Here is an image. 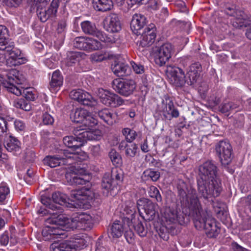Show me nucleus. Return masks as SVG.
I'll return each instance as SVG.
<instances>
[{
	"label": "nucleus",
	"mask_w": 251,
	"mask_h": 251,
	"mask_svg": "<svg viewBox=\"0 0 251 251\" xmlns=\"http://www.w3.org/2000/svg\"><path fill=\"white\" fill-rule=\"evenodd\" d=\"M105 29L110 32H118L121 29V25L118 16L112 13L108 16L105 19Z\"/></svg>",
	"instance_id": "nucleus-24"
},
{
	"label": "nucleus",
	"mask_w": 251,
	"mask_h": 251,
	"mask_svg": "<svg viewBox=\"0 0 251 251\" xmlns=\"http://www.w3.org/2000/svg\"><path fill=\"white\" fill-rule=\"evenodd\" d=\"M14 126L16 129L19 131H23L25 127V124L23 121L20 120L15 121Z\"/></svg>",
	"instance_id": "nucleus-62"
},
{
	"label": "nucleus",
	"mask_w": 251,
	"mask_h": 251,
	"mask_svg": "<svg viewBox=\"0 0 251 251\" xmlns=\"http://www.w3.org/2000/svg\"><path fill=\"white\" fill-rule=\"evenodd\" d=\"M131 206H126L124 209V211L126 216L123 218V222L125 225L126 224L129 227L130 226L129 224L130 221H132V219L134 218H137L138 215L136 214V207L134 203H131Z\"/></svg>",
	"instance_id": "nucleus-34"
},
{
	"label": "nucleus",
	"mask_w": 251,
	"mask_h": 251,
	"mask_svg": "<svg viewBox=\"0 0 251 251\" xmlns=\"http://www.w3.org/2000/svg\"><path fill=\"white\" fill-rule=\"evenodd\" d=\"M98 116L108 125H112L116 122L117 115L107 108H104L98 111Z\"/></svg>",
	"instance_id": "nucleus-29"
},
{
	"label": "nucleus",
	"mask_w": 251,
	"mask_h": 251,
	"mask_svg": "<svg viewBox=\"0 0 251 251\" xmlns=\"http://www.w3.org/2000/svg\"><path fill=\"white\" fill-rule=\"evenodd\" d=\"M225 12L226 15L235 18L232 22L234 27L239 28L242 25L247 24V22L245 21L247 18L246 15L243 11L236 10L234 6L226 7L225 10Z\"/></svg>",
	"instance_id": "nucleus-20"
},
{
	"label": "nucleus",
	"mask_w": 251,
	"mask_h": 251,
	"mask_svg": "<svg viewBox=\"0 0 251 251\" xmlns=\"http://www.w3.org/2000/svg\"><path fill=\"white\" fill-rule=\"evenodd\" d=\"M66 178L71 185H84L90 183L91 176L84 169L72 166L66 173Z\"/></svg>",
	"instance_id": "nucleus-6"
},
{
	"label": "nucleus",
	"mask_w": 251,
	"mask_h": 251,
	"mask_svg": "<svg viewBox=\"0 0 251 251\" xmlns=\"http://www.w3.org/2000/svg\"><path fill=\"white\" fill-rule=\"evenodd\" d=\"M96 196V193L93 188L84 187L80 189L72 191L70 196L72 201H78L80 204H85L92 202Z\"/></svg>",
	"instance_id": "nucleus-9"
},
{
	"label": "nucleus",
	"mask_w": 251,
	"mask_h": 251,
	"mask_svg": "<svg viewBox=\"0 0 251 251\" xmlns=\"http://www.w3.org/2000/svg\"><path fill=\"white\" fill-rule=\"evenodd\" d=\"M112 87L119 94L125 97H128L133 93L136 85L133 80L124 81L115 79L113 81Z\"/></svg>",
	"instance_id": "nucleus-13"
},
{
	"label": "nucleus",
	"mask_w": 251,
	"mask_h": 251,
	"mask_svg": "<svg viewBox=\"0 0 251 251\" xmlns=\"http://www.w3.org/2000/svg\"><path fill=\"white\" fill-rule=\"evenodd\" d=\"M128 68V66L124 63H117L112 67V70L115 75L120 76L126 75Z\"/></svg>",
	"instance_id": "nucleus-39"
},
{
	"label": "nucleus",
	"mask_w": 251,
	"mask_h": 251,
	"mask_svg": "<svg viewBox=\"0 0 251 251\" xmlns=\"http://www.w3.org/2000/svg\"><path fill=\"white\" fill-rule=\"evenodd\" d=\"M155 37V25L153 24H151L141 33L140 45L142 47L150 46L154 43Z\"/></svg>",
	"instance_id": "nucleus-21"
},
{
	"label": "nucleus",
	"mask_w": 251,
	"mask_h": 251,
	"mask_svg": "<svg viewBox=\"0 0 251 251\" xmlns=\"http://www.w3.org/2000/svg\"><path fill=\"white\" fill-rule=\"evenodd\" d=\"M66 21L64 19L59 21L57 24L56 31L58 33H62L66 30Z\"/></svg>",
	"instance_id": "nucleus-56"
},
{
	"label": "nucleus",
	"mask_w": 251,
	"mask_h": 251,
	"mask_svg": "<svg viewBox=\"0 0 251 251\" xmlns=\"http://www.w3.org/2000/svg\"><path fill=\"white\" fill-rule=\"evenodd\" d=\"M171 82L177 87H182L186 83L184 72L180 67H171L168 70Z\"/></svg>",
	"instance_id": "nucleus-18"
},
{
	"label": "nucleus",
	"mask_w": 251,
	"mask_h": 251,
	"mask_svg": "<svg viewBox=\"0 0 251 251\" xmlns=\"http://www.w3.org/2000/svg\"><path fill=\"white\" fill-rule=\"evenodd\" d=\"M247 22V24H244L240 26L239 28L243 27H248L246 32V37L250 40H251V20H249L247 18L245 20Z\"/></svg>",
	"instance_id": "nucleus-58"
},
{
	"label": "nucleus",
	"mask_w": 251,
	"mask_h": 251,
	"mask_svg": "<svg viewBox=\"0 0 251 251\" xmlns=\"http://www.w3.org/2000/svg\"><path fill=\"white\" fill-rule=\"evenodd\" d=\"M94 9L100 11H106L111 9L113 6L112 0H93Z\"/></svg>",
	"instance_id": "nucleus-33"
},
{
	"label": "nucleus",
	"mask_w": 251,
	"mask_h": 251,
	"mask_svg": "<svg viewBox=\"0 0 251 251\" xmlns=\"http://www.w3.org/2000/svg\"><path fill=\"white\" fill-rule=\"evenodd\" d=\"M70 97L80 104L89 107H94L98 103L97 100L90 93L81 89L72 90Z\"/></svg>",
	"instance_id": "nucleus-15"
},
{
	"label": "nucleus",
	"mask_w": 251,
	"mask_h": 251,
	"mask_svg": "<svg viewBox=\"0 0 251 251\" xmlns=\"http://www.w3.org/2000/svg\"><path fill=\"white\" fill-rule=\"evenodd\" d=\"M28 102L25 100L24 99H20L14 101V106L17 108L23 109L24 107L25 106V103H28Z\"/></svg>",
	"instance_id": "nucleus-60"
},
{
	"label": "nucleus",
	"mask_w": 251,
	"mask_h": 251,
	"mask_svg": "<svg viewBox=\"0 0 251 251\" xmlns=\"http://www.w3.org/2000/svg\"><path fill=\"white\" fill-rule=\"evenodd\" d=\"M8 80L3 83L4 87L9 92L18 96L23 95L27 100H34L37 98L36 91L32 88L23 89L19 85L20 82L14 75H9Z\"/></svg>",
	"instance_id": "nucleus-5"
},
{
	"label": "nucleus",
	"mask_w": 251,
	"mask_h": 251,
	"mask_svg": "<svg viewBox=\"0 0 251 251\" xmlns=\"http://www.w3.org/2000/svg\"><path fill=\"white\" fill-rule=\"evenodd\" d=\"M148 194L150 197L155 199L158 202H161L162 201L158 189L154 186H151L149 188Z\"/></svg>",
	"instance_id": "nucleus-47"
},
{
	"label": "nucleus",
	"mask_w": 251,
	"mask_h": 251,
	"mask_svg": "<svg viewBox=\"0 0 251 251\" xmlns=\"http://www.w3.org/2000/svg\"><path fill=\"white\" fill-rule=\"evenodd\" d=\"M7 31L5 26L0 25V45L4 44L6 39L5 35L7 33Z\"/></svg>",
	"instance_id": "nucleus-57"
},
{
	"label": "nucleus",
	"mask_w": 251,
	"mask_h": 251,
	"mask_svg": "<svg viewBox=\"0 0 251 251\" xmlns=\"http://www.w3.org/2000/svg\"><path fill=\"white\" fill-rule=\"evenodd\" d=\"M178 194L181 202L195 211L194 222L196 228L199 230H204L209 238L216 237L220 229L215 219L201 208L195 190L191 188L186 192L184 189H179Z\"/></svg>",
	"instance_id": "nucleus-1"
},
{
	"label": "nucleus",
	"mask_w": 251,
	"mask_h": 251,
	"mask_svg": "<svg viewBox=\"0 0 251 251\" xmlns=\"http://www.w3.org/2000/svg\"><path fill=\"white\" fill-rule=\"evenodd\" d=\"M163 217L168 225L176 223L178 221L177 210L171 207H167L164 209Z\"/></svg>",
	"instance_id": "nucleus-30"
},
{
	"label": "nucleus",
	"mask_w": 251,
	"mask_h": 251,
	"mask_svg": "<svg viewBox=\"0 0 251 251\" xmlns=\"http://www.w3.org/2000/svg\"><path fill=\"white\" fill-rule=\"evenodd\" d=\"M172 50V46L169 43L156 47L153 51L155 64L159 66L165 65L171 57Z\"/></svg>",
	"instance_id": "nucleus-11"
},
{
	"label": "nucleus",
	"mask_w": 251,
	"mask_h": 251,
	"mask_svg": "<svg viewBox=\"0 0 251 251\" xmlns=\"http://www.w3.org/2000/svg\"><path fill=\"white\" fill-rule=\"evenodd\" d=\"M145 176L150 177L152 181H157L160 177V173L151 169L147 170L144 172Z\"/></svg>",
	"instance_id": "nucleus-51"
},
{
	"label": "nucleus",
	"mask_w": 251,
	"mask_h": 251,
	"mask_svg": "<svg viewBox=\"0 0 251 251\" xmlns=\"http://www.w3.org/2000/svg\"><path fill=\"white\" fill-rule=\"evenodd\" d=\"M4 146L9 151H19L21 149V143L16 138L9 135L6 136Z\"/></svg>",
	"instance_id": "nucleus-31"
},
{
	"label": "nucleus",
	"mask_w": 251,
	"mask_h": 251,
	"mask_svg": "<svg viewBox=\"0 0 251 251\" xmlns=\"http://www.w3.org/2000/svg\"><path fill=\"white\" fill-rule=\"evenodd\" d=\"M45 63L50 69L54 68L57 65L56 61H55L52 57H51L50 58H47L45 61Z\"/></svg>",
	"instance_id": "nucleus-63"
},
{
	"label": "nucleus",
	"mask_w": 251,
	"mask_h": 251,
	"mask_svg": "<svg viewBox=\"0 0 251 251\" xmlns=\"http://www.w3.org/2000/svg\"><path fill=\"white\" fill-rule=\"evenodd\" d=\"M63 78L59 71H54L52 75L50 83L49 89L52 93H55L59 90L62 85Z\"/></svg>",
	"instance_id": "nucleus-27"
},
{
	"label": "nucleus",
	"mask_w": 251,
	"mask_h": 251,
	"mask_svg": "<svg viewBox=\"0 0 251 251\" xmlns=\"http://www.w3.org/2000/svg\"><path fill=\"white\" fill-rule=\"evenodd\" d=\"M42 122L45 125H52L54 122V119L50 114L45 112L42 115Z\"/></svg>",
	"instance_id": "nucleus-55"
},
{
	"label": "nucleus",
	"mask_w": 251,
	"mask_h": 251,
	"mask_svg": "<svg viewBox=\"0 0 251 251\" xmlns=\"http://www.w3.org/2000/svg\"><path fill=\"white\" fill-rule=\"evenodd\" d=\"M58 226H47L42 231L43 239L51 241L60 238L64 234V230L68 229H86L91 228L93 225L92 216L87 213H81L73 218H67L64 215L59 216L56 221Z\"/></svg>",
	"instance_id": "nucleus-3"
},
{
	"label": "nucleus",
	"mask_w": 251,
	"mask_h": 251,
	"mask_svg": "<svg viewBox=\"0 0 251 251\" xmlns=\"http://www.w3.org/2000/svg\"><path fill=\"white\" fill-rule=\"evenodd\" d=\"M91 151L92 155L94 156H98L101 155L102 150L100 145L93 146L91 148Z\"/></svg>",
	"instance_id": "nucleus-59"
},
{
	"label": "nucleus",
	"mask_w": 251,
	"mask_h": 251,
	"mask_svg": "<svg viewBox=\"0 0 251 251\" xmlns=\"http://www.w3.org/2000/svg\"><path fill=\"white\" fill-rule=\"evenodd\" d=\"M35 157V154L32 151H27L25 155V158L27 162H32L34 160Z\"/></svg>",
	"instance_id": "nucleus-64"
},
{
	"label": "nucleus",
	"mask_w": 251,
	"mask_h": 251,
	"mask_svg": "<svg viewBox=\"0 0 251 251\" xmlns=\"http://www.w3.org/2000/svg\"><path fill=\"white\" fill-rule=\"evenodd\" d=\"M37 14L38 17L42 22H45L48 19L50 18L48 15L46 10L44 9H37Z\"/></svg>",
	"instance_id": "nucleus-54"
},
{
	"label": "nucleus",
	"mask_w": 251,
	"mask_h": 251,
	"mask_svg": "<svg viewBox=\"0 0 251 251\" xmlns=\"http://www.w3.org/2000/svg\"><path fill=\"white\" fill-rule=\"evenodd\" d=\"M10 194V189L6 183L0 184V205L5 203L6 199Z\"/></svg>",
	"instance_id": "nucleus-37"
},
{
	"label": "nucleus",
	"mask_w": 251,
	"mask_h": 251,
	"mask_svg": "<svg viewBox=\"0 0 251 251\" xmlns=\"http://www.w3.org/2000/svg\"><path fill=\"white\" fill-rule=\"evenodd\" d=\"M41 201L42 204L46 206L47 209L41 208L38 211V213L42 214L43 215L49 214L50 217L47 219V222L51 225V226H58L57 223L53 222V221H56L60 215H63L62 214L63 210L60 206L52 203L50 199L46 197L41 198Z\"/></svg>",
	"instance_id": "nucleus-7"
},
{
	"label": "nucleus",
	"mask_w": 251,
	"mask_h": 251,
	"mask_svg": "<svg viewBox=\"0 0 251 251\" xmlns=\"http://www.w3.org/2000/svg\"><path fill=\"white\" fill-rule=\"evenodd\" d=\"M162 105V112L166 119L170 120L173 118H177L179 116V111L175 108L172 100L166 99L165 100H163Z\"/></svg>",
	"instance_id": "nucleus-22"
},
{
	"label": "nucleus",
	"mask_w": 251,
	"mask_h": 251,
	"mask_svg": "<svg viewBox=\"0 0 251 251\" xmlns=\"http://www.w3.org/2000/svg\"><path fill=\"white\" fill-rule=\"evenodd\" d=\"M215 150L223 165H226L230 163L232 160V148L229 142L220 141L216 145Z\"/></svg>",
	"instance_id": "nucleus-14"
},
{
	"label": "nucleus",
	"mask_w": 251,
	"mask_h": 251,
	"mask_svg": "<svg viewBox=\"0 0 251 251\" xmlns=\"http://www.w3.org/2000/svg\"><path fill=\"white\" fill-rule=\"evenodd\" d=\"M96 132L85 131L81 133L82 138L84 139V142L86 140H99L101 136L100 134H97Z\"/></svg>",
	"instance_id": "nucleus-48"
},
{
	"label": "nucleus",
	"mask_w": 251,
	"mask_h": 251,
	"mask_svg": "<svg viewBox=\"0 0 251 251\" xmlns=\"http://www.w3.org/2000/svg\"><path fill=\"white\" fill-rule=\"evenodd\" d=\"M131 64L135 73L140 74L144 72V68L143 66L137 64L134 62H132Z\"/></svg>",
	"instance_id": "nucleus-61"
},
{
	"label": "nucleus",
	"mask_w": 251,
	"mask_h": 251,
	"mask_svg": "<svg viewBox=\"0 0 251 251\" xmlns=\"http://www.w3.org/2000/svg\"><path fill=\"white\" fill-rule=\"evenodd\" d=\"M146 24V18L142 14H135L130 23V28L133 33L136 35L141 34V30Z\"/></svg>",
	"instance_id": "nucleus-25"
},
{
	"label": "nucleus",
	"mask_w": 251,
	"mask_h": 251,
	"mask_svg": "<svg viewBox=\"0 0 251 251\" xmlns=\"http://www.w3.org/2000/svg\"><path fill=\"white\" fill-rule=\"evenodd\" d=\"M109 156L113 164L115 166H120L122 162V159L120 154L116 150L112 149L109 153Z\"/></svg>",
	"instance_id": "nucleus-46"
},
{
	"label": "nucleus",
	"mask_w": 251,
	"mask_h": 251,
	"mask_svg": "<svg viewBox=\"0 0 251 251\" xmlns=\"http://www.w3.org/2000/svg\"><path fill=\"white\" fill-rule=\"evenodd\" d=\"M63 155H55L47 156L43 160L44 164L51 168H54L60 165L61 160L75 159L76 157L75 154L70 153L67 150H63Z\"/></svg>",
	"instance_id": "nucleus-19"
},
{
	"label": "nucleus",
	"mask_w": 251,
	"mask_h": 251,
	"mask_svg": "<svg viewBox=\"0 0 251 251\" xmlns=\"http://www.w3.org/2000/svg\"><path fill=\"white\" fill-rule=\"evenodd\" d=\"M71 118L75 123H82L88 127H93L98 124V120L88 110L77 108L71 114Z\"/></svg>",
	"instance_id": "nucleus-8"
},
{
	"label": "nucleus",
	"mask_w": 251,
	"mask_h": 251,
	"mask_svg": "<svg viewBox=\"0 0 251 251\" xmlns=\"http://www.w3.org/2000/svg\"><path fill=\"white\" fill-rule=\"evenodd\" d=\"M10 216L8 210H3L0 211V230H2L7 222V218Z\"/></svg>",
	"instance_id": "nucleus-50"
},
{
	"label": "nucleus",
	"mask_w": 251,
	"mask_h": 251,
	"mask_svg": "<svg viewBox=\"0 0 251 251\" xmlns=\"http://www.w3.org/2000/svg\"><path fill=\"white\" fill-rule=\"evenodd\" d=\"M110 176L112 179L114 181L115 184H118V182H121L123 180V174L121 170L117 169L113 170Z\"/></svg>",
	"instance_id": "nucleus-49"
},
{
	"label": "nucleus",
	"mask_w": 251,
	"mask_h": 251,
	"mask_svg": "<svg viewBox=\"0 0 251 251\" xmlns=\"http://www.w3.org/2000/svg\"><path fill=\"white\" fill-rule=\"evenodd\" d=\"M239 102H227L223 103L220 106V111L222 113H226L231 111L240 109Z\"/></svg>",
	"instance_id": "nucleus-38"
},
{
	"label": "nucleus",
	"mask_w": 251,
	"mask_h": 251,
	"mask_svg": "<svg viewBox=\"0 0 251 251\" xmlns=\"http://www.w3.org/2000/svg\"><path fill=\"white\" fill-rule=\"evenodd\" d=\"M122 133L125 136L126 141L128 143L133 142L137 136V133L134 130L128 127L124 128L122 130Z\"/></svg>",
	"instance_id": "nucleus-42"
},
{
	"label": "nucleus",
	"mask_w": 251,
	"mask_h": 251,
	"mask_svg": "<svg viewBox=\"0 0 251 251\" xmlns=\"http://www.w3.org/2000/svg\"><path fill=\"white\" fill-rule=\"evenodd\" d=\"M87 37L79 36L75 38L73 41L74 46L80 50H86Z\"/></svg>",
	"instance_id": "nucleus-44"
},
{
	"label": "nucleus",
	"mask_w": 251,
	"mask_h": 251,
	"mask_svg": "<svg viewBox=\"0 0 251 251\" xmlns=\"http://www.w3.org/2000/svg\"><path fill=\"white\" fill-rule=\"evenodd\" d=\"M98 95L100 101L106 106L116 107L124 103V100L120 96L103 89H99Z\"/></svg>",
	"instance_id": "nucleus-12"
},
{
	"label": "nucleus",
	"mask_w": 251,
	"mask_h": 251,
	"mask_svg": "<svg viewBox=\"0 0 251 251\" xmlns=\"http://www.w3.org/2000/svg\"><path fill=\"white\" fill-rule=\"evenodd\" d=\"M80 25L82 31L85 34L95 36L103 42L107 43L115 42L113 39L107 36L104 32L98 29L94 23L85 21L81 23Z\"/></svg>",
	"instance_id": "nucleus-10"
},
{
	"label": "nucleus",
	"mask_w": 251,
	"mask_h": 251,
	"mask_svg": "<svg viewBox=\"0 0 251 251\" xmlns=\"http://www.w3.org/2000/svg\"><path fill=\"white\" fill-rule=\"evenodd\" d=\"M64 145L71 149H77L82 147L84 143V139L82 138L81 133L77 136H66L63 140Z\"/></svg>",
	"instance_id": "nucleus-26"
},
{
	"label": "nucleus",
	"mask_w": 251,
	"mask_h": 251,
	"mask_svg": "<svg viewBox=\"0 0 251 251\" xmlns=\"http://www.w3.org/2000/svg\"><path fill=\"white\" fill-rule=\"evenodd\" d=\"M127 225L119 221H115L111 225L110 229V236L113 238H119L122 236Z\"/></svg>",
	"instance_id": "nucleus-28"
},
{
	"label": "nucleus",
	"mask_w": 251,
	"mask_h": 251,
	"mask_svg": "<svg viewBox=\"0 0 251 251\" xmlns=\"http://www.w3.org/2000/svg\"><path fill=\"white\" fill-rule=\"evenodd\" d=\"M6 54L9 55V58L6 63L9 66H15L25 64L27 59L24 56L21 50L14 47L13 44L5 46Z\"/></svg>",
	"instance_id": "nucleus-16"
},
{
	"label": "nucleus",
	"mask_w": 251,
	"mask_h": 251,
	"mask_svg": "<svg viewBox=\"0 0 251 251\" xmlns=\"http://www.w3.org/2000/svg\"><path fill=\"white\" fill-rule=\"evenodd\" d=\"M125 232V237L126 241L129 244H132L134 241V234L130 226H127Z\"/></svg>",
	"instance_id": "nucleus-52"
},
{
	"label": "nucleus",
	"mask_w": 251,
	"mask_h": 251,
	"mask_svg": "<svg viewBox=\"0 0 251 251\" xmlns=\"http://www.w3.org/2000/svg\"><path fill=\"white\" fill-rule=\"evenodd\" d=\"M129 225L130 227L134 228L139 236L144 237L146 235L147 231L145 229L142 222L139 220L138 216L137 218L133 217Z\"/></svg>",
	"instance_id": "nucleus-35"
},
{
	"label": "nucleus",
	"mask_w": 251,
	"mask_h": 251,
	"mask_svg": "<svg viewBox=\"0 0 251 251\" xmlns=\"http://www.w3.org/2000/svg\"><path fill=\"white\" fill-rule=\"evenodd\" d=\"M85 235L79 234L73 235L69 240L60 242L55 241L50 246V251H73V250H80L86 246Z\"/></svg>",
	"instance_id": "nucleus-4"
},
{
	"label": "nucleus",
	"mask_w": 251,
	"mask_h": 251,
	"mask_svg": "<svg viewBox=\"0 0 251 251\" xmlns=\"http://www.w3.org/2000/svg\"><path fill=\"white\" fill-rule=\"evenodd\" d=\"M59 5V0H52L50 6L46 10L48 15L49 18H53L56 17L58 8Z\"/></svg>",
	"instance_id": "nucleus-45"
},
{
	"label": "nucleus",
	"mask_w": 251,
	"mask_h": 251,
	"mask_svg": "<svg viewBox=\"0 0 251 251\" xmlns=\"http://www.w3.org/2000/svg\"><path fill=\"white\" fill-rule=\"evenodd\" d=\"M119 148L121 150L125 149L126 155L130 157H134L137 153L138 150V145L133 142L127 143L126 141H122Z\"/></svg>",
	"instance_id": "nucleus-32"
},
{
	"label": "nucleus",
	"mask_w": 251,
	"mask_h": 251,
	"mask_svg": "<svg viewBox=\"0 0 251 251\" xmlns=\"http://www.w3.org/2000/svg\"><path fill=\"white\" fill-rule=\"evenodd\" d=\"M201 70V67L199 63L196 62L192 64L187 70L185 75L186 83L192 85L196 83L199 77Z\"/></svg>",
	"instance_id": "nucleus-23"
},
{
	"label": "nucleus",
	"mask_w": 251,
	"mask_h": 251,
	"mask_svg": "<svg viewBox=\"0 0 251 251\" xmlns=\"http://www.w3.org/2000/svg\"><path fill=\"white\" fill-rule=\"evenodd\" d=\"M81 58L80 52H70L67 55L66 63L68 66H73L79 62Z\"/></svg>",
	"instance_id": "nucleus-40"
},
{
	"label": "nucleus",
	"mask_w": 251,
	"mask_h": 251,
	"mask_svg": "<svg viewBox=\"0 0 251 251\" xmlns=\"http://www.w3.org/2000/svg\"><path fill=\"white\" fill-rule=\"evenodd\" d=\"M52 198L53 202L59 205L65 204L68 200L66 195L60 192L54 193L52 195Z\"/></svg>",
	"instance_id": "nucleus-43"
},
{
	"label": "nucleus",
	"mask_w": 251,
	"mask_h": 251,
	"mask_svg": "<svg viewBox=\"0 0 251 251\" xmlns=\"http://www.w3.org/2000/svg\"><path fill=\"white\" fill-rule=\"evenodd\" d=\"M197 189L200 198L209 201L220 195L222 188L218 178V168L211 161H207L199 167Z\"/></svg>",
	"instance_id": "nucleus-2"
},
{
	"label": "nucleus",
	"mask_w": 251,
	"mask_h": 251,
	"mask_svg": "<svg viewBox=\"0 0 251 251\" xmlns=\"http://www.w3.org/2000/svg\"><path fill=\"white\" fill-rule=\"evenodd\" d=\"M7 122L4 118L0 117V135H7Z\"/></svg>",
	"instance_id": "nucleus-53"
},
{
	"label": "nucleus",
	"mask_w": 251,
	"mask_h": 251,
	"mask_svg": "<svg viewBox=\"0 0 251 251\" xmlns=\"http://www.w3.org/2000/svg\"><path fill=\"white\" fill-rule=\"evenodd\" d=\"M102 48V45L98 40L87 37L86 51H92L100 50Z\"/></svg>",
	"instance_id": "nucleus-36"
},
{
	"label": "nucleus",
	"mask_w": 251,
	"mask_h": 251,
	"mask_svg": "<svg viewBox=\"0 0 251 251\" xmlns=\"http://www.w3.org/2000/svg\"><path fill=\"white\" fill-rule=\"evenodd\" d=\"M157 205L152 202L151 201L148 199H140L137 201V207L139 212H141V210H144L146 216L144 218H146L147 220H152L155 215L156 207Z\"/></svg>",
	"instance_id": "nucleus-17"
},
{
	"label": "nucleus",
	"mask_w": 251,
	"mask_h": 251,
	"mask_svg": "<svg viewBox=\"0 0 251 251\" xmlns=\"http://www.w3.org/2000/svg\"><path fill=\"white\" fill-rule=\"evenodd\" d=\"M116 185L114 181L112 179L109 174L105 175L101 182L102 188L108 192L113 189V186Z\"/></svg>",
	"instance_id": "nucleus-41"
}]
</instances>
